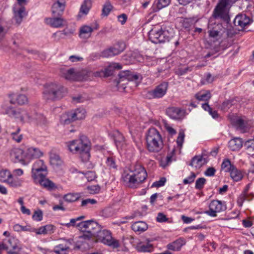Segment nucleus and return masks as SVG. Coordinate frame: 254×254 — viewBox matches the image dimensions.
<instances>
[{"instance_id": "52", "label": "nucleus", "mask_w": 254, "mask_h": 254, "mask_svg": "<svg viewBox=\"0 0 254 254\" xmlns=\"http://www.w3.org/2000/svg\"><path fill=\"white\" fill-rule=\"evenodd\" d=\"M185 133L184 131H180L179 133V135L177 139L178 145L182 147L184 141Z\"/></svg>"}, {"instance_id": "37", "label": "nucleus", "mask_w": 254, "mask_h": 254, "mask_svg": "<svg viewBox=\"0 0 254 254\" xmlns=\"http://www.w3.org/2000/svg\"><path fill=\"white\" fill-rule=\"evenodd\" d=\"M247 153L252 156H254V140L250 139L246 141L244 143Z\"/></svg>"}, {"instance_id": "7", "label": "nucleus", "mask_w": 254, "mask_h": 254, "mask_svg": "<svg viewBox=\"0 0 254 254\" xmlns=\"http://www.w3.org/2000/svg\"><path fill=\"white\" fill-rule=\"evenodd\" d=\"M2 250L6 251L7 254H20L21 248L16 239L8 237L0 243V251Z\"/></svg>"}, {"instance_id": "38", "label": "nucleus", "mask_w": 254, "mask_h": 254, "mask_svg": "<svg viewBox=\"0 0 254 254\" xmlns=\"http://www.w3.org/2000/svg\"><path fill=\"white\" fill-rule=\"evenodd\" d=\"M15 101L13 100H10V104L17 103L19 105H24L27 103L28 99L27 97L23 94L17 95L15 97Z\"/></svg>"}, {"instance_id": "24", "label": "nucleus", "mask_w": 254, "mask_h": 254, "mask_svg": "<svg viewBox=\"0 0 254 254\" xmlns=\"http://www.w3.org/2000/svg\"><path fill=\"white\" fill-rule=\"evenodd\" d=\"M203 156V155L194 156L192 158L189 165L195 169L200 168L202 165L206 164L208 162L207 158Z\"/></svg>"}, {"instance_id": "10", "label": "nucleus", "mask_w": 254, "mask_h": 254, "mask_svg": "<svg viewBox=\"0 0 254 254\" xmlns=\"http://www.w3.org/2000/svg\"><path fill=\"white\" fill-rule=\"evenodd\" d=\"M168 87V83L163 82L157 86L154 89L148 91L146 97L149 99L162 98L166 94Z\"/></svg>"}, {"instance_id": "26", "label": "nucleus", "mask_w": 254, "mask_h": 254, "mask_svg": "<svg viewBox=\"0 0 254 254\" xmlns=\"http://www.w3.org/2000/svg\"><path fill=\"white\" fill-rule=\"evenodd\" d=\"M243 144V142L242 138L234 137L229 141L228 147L233 151H239L242 147Z\"/></svg>"}, {"instance_id": "44", "label": "nucleus", "mask_w": 254, "mask_h": 254, "mask_svg": "<svg viewBox=\"0 0 254 254\" xmlns=\"http://www.w3.org/2000/svg\"><path fill=\"white\" fill-rule=\"evenodd\" d=\"M14 108V107L9 105V104L7 102L4 103L1 105V109H2L4 113L7 115L9 117H10L12 112V110H13Z\"/></svg>"}, {"instance_id": "63", "label": "nucleus", "mask_w": 254, "mask_h": 254, "mask_svg": "<svg viewBox=\"0 0 254 254\" xmlns=\"http://www.w3.org/2000/svg\"><path fill=\"white\" fill-rule=\"evenodd\" d=\"M83 58L79 56L72 55L69 57V60L72 63L81 62L83 61Z\"/></svg>"}, {"instance_id": "59", "label": "nucleus", "mask_w": 254, "mask_h": 254, "mask_svg": "<svg viewBox=\"0 0 254 254\" xmlns=\"http://www.w3.org/2000/svg\"><path fill=\"white\" fill-rule=\"evenodd\" d=\"M7 32V29L3 27L2 22L0 20V41L4 38Z\"/></svg>"}, {"instance_id": "25", "label": "nucleus", "mask_w": 254, "mask_h": 254, "mask_svg": "<svg viewBox=\"0 0 254 254\" xmlns=\"http://www.w3.org/2000/svg\"><path fill=\"white\" fill-rule=\"evenodd\" d=\"M166 113L170 118L173 119H181L184 115V112L183 110L175 107L168 108Z\"/></svg>"}, {"instance_id": "31", "label": "nucleus", "mask_w": 254, "mask_h": 254, "mask_svg": "<svg viewBox=\"0 0 254 254\" xmlns=\"http://www.w3.org/2000/svg\"><path fill=\"white\" fill-rule=\"evenodd\" d=\"M229 172L230 173L231 177L234 181H239L243 178L242 172L237 169L235 166L232 167V168L230 169Z\"/></svg>"}, {"instance_id": "5", "label": "nucleus", "mask_w": 254, "mask_h": 254, "mask_svg": "<svg viewBox=\"0 0 254 254\" xmlns=\"http://www.w3.org/2000/svg\"><path fill=\"white\" fill-rule=\"evenodd\" d=\"M100 226L93 220L82 221L77 224L76 227L81 231L83 234L79 236V238L86 241L92 240L94 241V237L100 230Z\"/></svg>"}, {"instance_id": "46", "label": "nucleus", "mask_w": 254, "mask_h": 254, "mask_svg": "<svg viewBox=\"0 0 254 254\" xmlns=\"http://www.w3.org/2000/svg\"><path fill=\"white\" fill-rule=\"evenodd\" d=\"M234 166L231 164L230 160L228 159H224L221 165L222 169L225 170L226 172H229L232 167Z\"/></svg>"}, {"instance_id": "61", "label": "nucleus", "mask_w": 254, "mask_h": 254, "mask_svg": "<svg viewBox=\"0 0 254 254\" xmlns=\"http://www.w3.org/2000/svg\"><path fill=\"white\" fill-rule=\"evenodd\" d=\"M156 220L159 222H164L168 220V218L162 213H159L156 218Z\"/></svg>"}, {"instance_id": "43", "label": "nucleus", "mask_w": 254, "mask_h": 254, "mask_svg": "<svg viewBox=\"0 0 254 254\" xmlns=\"http://www.w3.org/2000/svg\"><path fill=\"white\" fill-rule=\"evenodd\" d=\"M80 196L78 193H68L64 195V199L68 202H72L78 199Z\"/></svg>"}, {"instance_id": "2", "label": "nucleus", "mask_w": 254, "mask_h": 254, "mask_svg": "<svg viewBox=\"0 0 254 254\" xmlns=\"http://www.w3.org/2000/svg\"><path fill=\"white\" fill-rule=\"evenodd\" d=\"M67 92V89L62 84L57 82H51L45 85L43 93L45 99L55 101L65 97Z\"/></svg>"}, {"instance_id": "56", "label": "nucleus", "mask_w": 254, "mask_h": 254, "mask_svg": "<svg viewBox=\"0 0 254 254\" xmlns=\"http://www.w3.org/2000/svg\"><path fill=\"white\" fill-rule=\"evenodd\" d=\"M166 181V180L165 178H162L160 180L154 182L151 187L158 188L163 186L165 185Z\"/></svg>"}, {"instance_id": "39", "label": "nucleus", "mask_w": 254, "mask_h": 254, "mask_svg": "<svg viewBox=\"0 0 254 254\" xmlns=\"http://www.w3.org/2000/svg\"><path fill=\"white\" fill-rule=\"evenodd\" d=\"M37 184H39L41 186L48 189H53L55 188V184L49 180L46 179V177L40 179L39 182H37Z\"/></svg>"}, {"instance_id": "42", "label": "nucleus", "mask_w": 254, "mask_h": 254, "mask_svg": "<svg viewBox=\"0 0 254 254\" xmlns=\"http://www.w3.org/2000/svg\"><path fill=\"white\" fill-rule=\"evenodd\" d=\"M11 177V174L7 170L0 171V181L7 183L9 179Z\"/></svg>"}, {"instance_id": "48", "label": "nucleus", "mask_w": 254, "mask_h": 254, "mask_svg": "<svg viewBox=\"0 0 254 254\" xmlns=\"http://www.w3.org/2000/svg\"><path fill=\"white\" fill-rule=\"evenodd\" d=\"M50 162L54 165H59L62 163L60 156L56 154H52L50 155Z\"/></svg>"}, {"instance_id": "49", "label": "nucleus", "mask_w": 254, "mask_h": 254, "mask_svg": "<svg viewBox=\"0 0 254 254\" xmlns=\"http://www.w3.org/2000/svg\"><path fill=\"white\" fill-rule=\"evenodd\" d=\"M253 197H250L247 195L245 193H242L238 198L237 202L239 206H242L244 201H250L252 200Z\"/></svg>"}, {"instance_id": "22", "label": "nucleus", "mask_w": 254, "mask_h": 254, "mask_svg": "<svg viewBox=\"0 0 254 254\" xmlns=\"http://www.w3.org/2000/svg\"><path fill=\"white\" fill-rule=\"evenodd\" d=\"M40 171H47V167L42 160H37L33 164L32 168V178L37 179L36 173Z\"/></svg>"}, {"instance_id": "55", "label": "nucleus", "mask_w": 254, "mask_h": 254, "mask_svg": "<svg viewBox=\"0 0 254 254\" xmlns=\"http://www.w3.org/2000/svg\"><path fill=\"white\" fill-rule=\"evenodd\" d=\"M170 3V0H158L157 3V7L160 9L163 7H166Z\"/></svg>"}, {"instance_id": "21", "label": "nucleus", "mask_w": 254, "mask_h": 254, "mask_svg": "<svg viewBox=\"0 0 254 254\" xmlns=\"http://www.w3.org/2000/svg\"><path fill=\"white\" fill-rule=\"evenodd\" d=\"M43 155L42 152L38 148L29 147L25 152L24 156L30 162L32 159L40 158Z\"/></svg>"}, {"instance_id": "53", "label": "nucleus", "mask_w": 254, "mask_h": 254, "mask_svg": "<svg viewBox=\"0 0 254 254\" xmlns=\"http://www.w3.org/2000/svg\"><path fill=\"white\" fill-rule=\"evenodd\" d=\"M47 175V171H40L38 172V173H36V179L35 178H32L34 180L35 183L37 184V182H39L40 179L44 178L46 177Z\"/></svg>"}, {"instance_id": "8", "label": "nucleus", "mask_w": 254, "mask_h": 254, "mask_svg": "<svg viewBox=\"0 0 254 254\" xmlns=\"http://www.w3.org/2000/svg\"><path fill=\"white\" fill-rule=\"evenodd\" d=\"M95 239H96L97 241L101 242L114 248H117L120 247L119 241L113 239L110 231L107 230H101L100 228V230L94 237V240Z\"/></svg>"}, {"instance_id": "14", "label": "nucleus", "mask_w": 254, "mask_h": 254, "mask_svg": "<svg viewBox=\"0 0 254 254\" xmlns=\"http://www.w3.org/2000/svg\"><path fill=\"white\" fill-rule=\"evenodd\" d=\"M230 120L232 125L237 129L242 132H245L247 127V122L246 120L241 117L232 115L230 117Z\"/></svg>"}, {"instance_id": "40", "label": "nucleus", "mask_w": 254, "mask_h": 254, "mask_svg": "<svg viewBox=\"0 0 254 254\" xmlns=\"http://www.w3.org/2000/svg\"><path fill=\"white\" fill-rule=\"evenodd\" d=\"M92 6L91 0H84L83 3L81 5L80 8V12L84 14H87Z\"/></svg>"}, {"instance_id": "6", "label": "nucleus", "mask_w": 254, "mask_h": 254, "mask_svg": "<svg viewBox=\"0 0 254 254\" xmlns=\"http://www.w3.org/2000/svg\"><path fill=\"white\" fill-rule=\"evenodd\" d=\"M174 35L173 29L170 27L154 28L149 32V38L154 43H161L169 42Z\"/></svg>"}, {"instance_id": "16", "label": "nucleus", "mask_w": 254, "mask_h": 254, "mask_svg": "<svg viewBox=\"0 0 254 254\" xmlns=\"http://www.w3.org/2000/svg\"><path fill=\"white\" fill-rule=\"evenodd\" d=\"M45 21L47 24L54 28H60L66 25V21L61 16H54L53 18H46Z\"/></svg>"}, {"instance_id": "50", "label": "nucleus", "mask_w": 254, "mask_h": 254, "mask_svg": "<svg viewBox=\"0 0 254 254\" xmlns=\"http://www.w3.org/2000/svg\"><path fill=\"white\" fill-rule=\"evenodd\" d=\"M89 182L95 180L96 177L95 173L92 171H87L86 172H82Z\"/></svg>"}, {"instance_id": "45", "label": "nucleus", "mask_w": 254, "mask_h": 254, "mask_svg": "<svg viewBox=\"0 0 254 254\" xmlns=\"http://www.w3.org/2000/svg\"><path fill=\"white\" fill-rule=\"evenodd\" d=\"M112 8L113 6L112 5L111 2L109 0H107L103 5L102 9V15L107 16Z\"/></svg>"}, {"instance_id": "32", "label": "nucleus", "mask_w": 254, "mask_h": 254, "mask_svg": "<svg viewBox=\"0 0 254 254\" xmlns=\"http://www.w3.org/2000/svg\"><path fill=\"white\" fill-rule=\"evenodd\" d=\"M78 79L77 80H88L90 79L93 74V72L83 69L81 70H77Z\"/></svg>"}, {"instance_id": "18", "label": "nucleus", "mask_w": 254, "mask_h": 254, "mask_svg": "<svg viewBox=\"0 0 254 254\" xmlns=\"http://www.w3.org/2000/svg\"><path fill=\"white\" fill-rule=\"evenodd\" d=\"M65 0L55 1L52 6V12L53 16H61L63 14L65 7Z\"/></svg>"}, {"instance_id": "41", "label": "nucleus", "mask_w": 254, "mask_h": 254, "mask_svg": "<svg viewBox=\"0 0 254 254\" xmlns=\"http://www.w3.org/2000/svg\"><path fill=\"white\" fill-rule=\"evenodd\" d=\"M24 8L20 7L17 10H14V19L18 25L21 22L24 16Z\"/></svg>"}, {"instance_id": "27", "label": "nucleus", "mask_w": 254, "mask_h": 254, "mask_svg": "<svg viewBox=\"0 0 254 254\" xmlns=\"http://www.w3.org/2000/svg\"><path fill=\"white\" fill-rule=\"evenodd\" d=\"M221 27V25L217 24L214 26L212 23H209L208 28L209 36L213 38H217L221 36L222 32L220 29Z\"/></svg>"}, {"instance_id": "1", "label": "nucleus", "mask_w": 254, "mask_h": 254, "mask_svg": "<svg viewBox=\"0 0 254 254\" xmlns=\"http://www.w3.org/2000/svg\"><path fill=\"white\" fill-rule=\"evenodd\" d=\"M67 146L70 152L73 154H79L83 162L89 160L90 154V142L85 136L67 143Z\"/></svg>"}, {"instance_id": "30", "label": "nucleus", "mask_w": 254, "mask_h": 254, "mask_svg": "<svg viewBox=\"0 0 254 254\" xmlns=\"http://www.w3.org/2000/svg\"><path fill=\"white\" fill-rule=\"evenodd\" d=\"M184 244L185 242L183 239H178L172 243L169 244L167 245V248L168 250L173 251H179Z\"/></svg>"}, {"instance_id": "17", "label": "nucleus", "mask_w": 254, "mask_h": 254, "mask_svg": "<svg viewBox=\"0 0 254 254\" xmlns=\"http://www.w3.org/2000/svg\"><path fill=\"white\" fill-rule=\"evenodd\" d=\"M252 22L253 20L249 16L243 13L237 15L234 20L235 25L239 26L241 28L250 25Z\"/></svg>"}, {"instance_id": "23", "label": "nucleus", "mask_w": 254, "mask_h": 254, "mask_svg": "<svg viewBox=\"0 0 254 254\" xmlns=\"http://www.w3.org/2000/svg\"><path fill=\"white\" fill-rule=\"evenodd\" d=\"M99 25L95 23V26L84 25L80 29V37L83 38H88L91 36V33L94 30L98 29Z\"/></svg>"}, {"instance_id": "47", "label": "nucleus", "mask_w": 254, "mask_h": 254, "mask_svg": "<svg viewBox=\"0 0 254 254\" xmlns=\"http://www.w3.org/2000/svg\"><path fill=\"white\" fill-rule=\"evenodd\" d=\"M20 129L19 127H17L15 131L11 132V136H12L13 140L16 141L17 142H20L22 139V134H19V131Z\"/></svg>"}, {"instance_id": "4", "label": "nucleus", "mask_w": 254, "mask_h": 254, "mask_svg": "<svg viewBox=\"0 0 254 254\" xmlns=\"http://www.w3.org/2000/svg\"><path fill=\"white\" fill-rule=\"evenodd\" d=\"M147 177V173L144 168L141 166H136L134 173L129 174L124 172L122 179L125 185L133 188L143 182Z\"/></svg>"}, {"instance_id": "28", "label": "nucleus", "mask_w": 254, "mask_h": 254, "mask_svg": "<svg viewBox=\"0 0 254 254\" xmlns=\"http://www.w3.org/2000/svg\"><path fill=\"white\" fill-rule=\"evenodd\" d=\"M115 143L118 149H122L125 144V138L123 134L119 131H116L114 133Z\"/></svg>"}, {"instance_id": "51", "label": "nucleus", "mask_w": 254, "mask_h": 254, "mask_svg": "<svg viewBox=\"0 0 254 254\" xmlns=\"http://www.w3.org/2000/svg\"><path fill=\"white\" fill-rule=\"evenodd\" d=\"M206 183V179L204 178H200L197 179L195 182V188L198 190H201L203 188L204 185Z\"/></svg>"}, {"instance_id": "62", "label": "nucleus", "mask_w": 254, "mask_h": 254, "mask_svg": "<svg viewBox=\"0 0 254 254\" xmlns=\"http://www.w3.org/2000/svg\"><path fill=\"white\" fill-rule=\"evenodd\" d=\"M152 247L151 245H142L139 247V250L143 252H149L151 251Z\"/></svg>"}, {"instance_id": "3", "label": "nucleus", "mask_w": 254, "mask_h": 254, "mask_svg": "<svg viewBox=\"0 0 254 254\" xmlns=\"http://www.w3.org/2000/svg\"><path fill=\"white\" fill-rule=\"evenodd\" d=\"M146 147L150 152L157 153L163 147L162 136L159 132L154 127L150 128L146 134Z\"/></svg>"}, {"instance_id": "64", "label": "nucleus", "mask_w": 254, "mask_h": 254, "mask_svg": "<svg viewBox=\"0 0 254 254\" xmlns=\"http://www.w3.org/2000/svg\"><path fill=\"white\" fill-rule=\"evenodd\" d=\"M216 170L213 167H209L205 171L204 174L207 176H213Z\"/></svg>"}, {"instance_id": "19", "label": "nucleus", "mask_w": 254, "mask_h": 254, "mask_svg": "<svg viewBox=\"0 0 254 254\" xmlns=\"http://www.w3.org/2000/svg\"><path fill=\"white\" fill-rule=\"evenodd\" d=\"M10 117L19 119L21 122L31 121L32 120L29 114L24 110L21 109L14 108L10 116Z\"/></svg>"}, {"instance_id": "36", "label": "nucleus", "mask_w": 254, "mask_h": 254, "mask_svg": "<svg viewBox=\"0 0 254 254\" xmlns=\"http://www.w3.org/2000/svg\"><path fill=\"white\" fill-rule=\"evenodd\" d=\"M195 97L199 101H207L211 98V94L209 91H200L195 94Z\"/></svg>"}, {"instance_id": "15", "label": "nucleus", "mask_w": 254, "mask_h": 254, "mask_svg": "<svg viewBox=\"0 0 254 254\" xmlns=\"http://www.w3.org/2000/svg\"><path fill=\"white\" fill-rule=\"evenodd\" d=\"M61 76L68 80H77L78 79L77 69L73 68L62 67L60 70Z\"/></svg>"}, {"instance_id": "13", "label": "nucleus", "mask_w": 254, "mask_h": 254, "mask_svg": "<svg viewBox=\"0 0 254 254\" xmlns=\"http://www.w3.org/2000/svg\"><path fill=\"white\" fill-rule=\"evenodd\" d=\"M226 205L219 200H213L209 204V210L206 211L205 213L212 217L216 216V213L225 210Z\"/></svg>"}, {"instance_id": "12", "label": "nucleus", "mask_w": 254, "mask_h": 254, "mask_svg": "<svg viewBox=\"0 0 254 254\" xmlns=\"http://www.w3.org/2000/svg\"><path fill=\"white\" fill-rule=\"evenodd\" d=\"M24 155L25 152L18 148L12 149L10 153L11 159L15 163H20L23 165H27L29 163V161L27 160Z\"/></svg>"}, {"instance_id": "20", "label": "nucleus", "mask_w": 254, "mask_h": 254, "mask_svg": "<svg viewBox=\"0 0 254 254\" xmlns=\"http://www.w3.org/2000/svg\"><path fill=\"white\" fill-rule=\"evenodd\" d=\"M72 242V240L69 239L56 246L54 248V252L57 254H68Z\"/></svg>"}, {"instance_id": "11", "label": "nucleus", "mask_w": 254, "mask_h": 254, "mask_svg": "<svg viewBox=\"0 0 254 254\" xmlns=\"http://www.w3.org/2000/svg\"><path fill=\"white\" fill-rule=\"evenodd\" d=\"M125 49V44L123 42H119L112 47L104 50L101 55L105 58L111 57L120 54Z\"/></svg>"}, {"instance_id": "54", "label": "nucleus", "mask_w": 254, "mask_h": 254, "mask_svg": "<svg viewBox=\"0 0 254 254\" xmlns=\"http://www.w3.org/2000/svg\"><path fill=\"white\" fill-rule=\"evenodd\" d=\"M34 220L38 221L42 220L43 218V212L41 210L35 211L32 216Z\"/></svg>"}, {"instance_id": "9", "label": "nucleus", "mask_w": 254, "mask_h": 254, "mask_svg": "<svg viewBox=\"0 0 254 254\" xmlns=\"http://www.w3.org/2000/svg\"><path fill=\"white\" fill-rule=\"evenodd\" d=\"M85 117V111L83 109H77L63 114L61 117V123L69 124L76 120H81Z\"/></svg>"}, {"instance_id": "29", "label": "nucleus", "mask_w": 254, "mask_h": 254, "mask_svg": "<svg viewBox=\"0 0 254 254\" xmlns=\"http://www.w3.org/2000/svg\"><path fill=\"white\" fill-rule=\"evenodd\" d=\"M119 76L122 81L124 79L127 80H136L138 79V75L133 74L131 71L127 70L120 72Z\"/></svg>"}, {"instance_id": "33", "label": "nucleus", "mask_w": 254, "mask_h": 254, "mask_svg": "<svg viewBox=\"0 0 254 254\" xmlns=\"http://www.w3.org/2000/svg\"><path fill=\"white\" fill-rule=\"evenodd\" d=\"M131 228L134 232H142L147 230V225L144 222L138 221L132 225Z\"/></svg>"}, {"instance_id": "35", "label": "nucleus", "mask_w": 254, "mask_h": 254, "mask_svg": "<svg viewBox=\"0 0 254 254\" xmlns=\"http://www.w3.org/2000/svg\"><path fill=\"white\" fill-rule=\"evenodd\" d=\"M30 118L32 120L28 122H34L38 125H44L46 123V118L42 114H35L33 116H30Z\"/></svg>"}, {"instance_id": "57", "label": "nucleus", "mask_w": 254, "mask_h": 254, "mask_svg": "<svg viewBox=\"0 0 254 254\" xmlns=\"http://www.w3.org/2000/svg\"><path fill=\"white\" fill-rule=\"evenodd\" d=\"M22 37L19 35H15L13 38V44L16 47H19V45L22 43Z\"/></svg>"}, {"instance_id": "60", "label": "nucleus", "mask_w": 254, "mask_h": 254, "mask_svg": "<svg viewBox=\"0 0 254 254\" xmlns=\"http://www.w3.org/2000/svg\"><path fill=\"white\" fill-rule=\"evenodd\" d=\"M97 203V201L94 199H90L87 198L84 200H83L81 202V206H85L88 205V204H94Z\"/></svg>"}, {"instance_id": "58", "label": "nucleus", "mask_w": 254, "mask_h": 254, "mask_svg": "<svg viewBox=\"0 0 254 254\" xmlns=\"http://www.w3.org/2000/svg\"><path fill=\"white\" fill-rule=\"evenodd\" d=\"M195 177V174L194 173H191L190 176H189L188 178L185 179L183 180V183L184 184H190L193 182Z\"/></svg>"}, {"instance_id": "34", "label": "nucleus", "mask_w": 254, "mask_h": 254, "mask_svg": "<svg viewBox=\"0 0 254 254\" xmlns=\"http://www.w3.org/2000/svg\"><path fill=\"white\" fill-rule=\"evenodd\" d=\"M23 183V181L21 179L14 178L11 174V177L9 179L7 184L11 187L18 188L22 186Z\"/></svg>"}]
</instances>
